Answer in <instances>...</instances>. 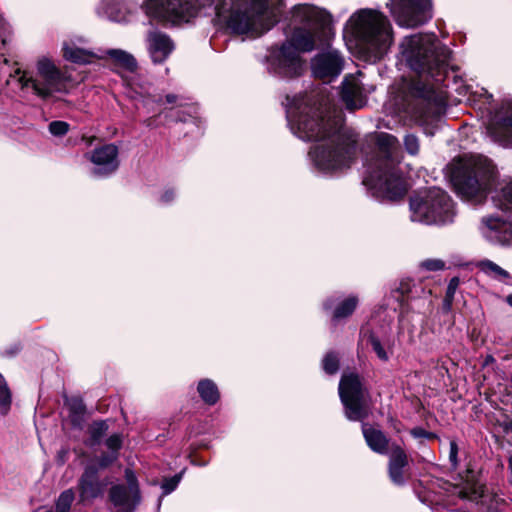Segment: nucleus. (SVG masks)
Wrapping results in <instances>:
<instances>
[{"label": "nucleus", "mask_w": 512, "mask_h": 512, "mask_svg": "<svg viewBox=\"0 0 512 512\" xmlns=\"http://www.w3.org/2000/svg\"><path fill=\"white\" fill-rule=\"evenodd\" d=\"M297 110L288 111L292 132L300 139L315 141L309 155L323 172L350 167L357 151V137L343 127L342 111L320 93L305 95L294 101Z\"/></svg>", "instance_id": "nucleus-1"}, {"label": "nucleus", "mask_w": 512, "mask_h": 512, "mask_svg": "<svg viewBox=\"0 0 512 512\" xmlns=\"http://www.w3.org/2000/svg\"><path fill=\"white\" fill-rule=\"evenodd\" d=\"M293 20L299 26L273 57L275 73L284 78H293L302 73L300 52L313 50L316 41L326 35L331 25V15L327 11L309 4L295 6Z\"/></svg>", "instance_id": "nucleus-2"}, {"label": "nucleus", "mask_w": 512, "mask_h": 512, "mask_svg": "<svg viewBox=\"0 0 512 512\" xmlns=\"http://www.w3.org/2000/svg\"><path fill=\"white\" fill-rule=\"evenodd\" d=\"M282 6L283 0H223L216 13L231 33L256 38L278 21Z\"/></svg>", "instance_id": "nucleus-3"}, {"label": "nucleus", "mask_w": 512, "mask_h": 512, "mask_svg": "<svg viewBox=\"0 0 512 512\" xmlns=\"http://www.w3.org/2000/svg\"><path fill=\"white\" fill-rule=\"evenodd\" d=\"M377 153L367 160L363 184L388 200H397L406 193V185L397 168L399 143L395 136L380 133Z\"/></svg>", "instance_id": "nucleus-4"}, {"label": "nucleus", "mask_w": 512, "mask_h": 512, "mask_svg": "<svg viewBox=\"0 0 512 512\" xmlns=\"http://www.w3.org/2000/svg\"><path fill=\"white\" fill-rule=\"evenodd\" d=\"M345 30L355 39L362 56L369 61L380 60L392 44L389 21L375 10L363 9L353 14Z\"/></svg>", "instance_id": "nucleus-5"}, {"label": "nucleus", "mask_w": 512, "mask_h": 512, "mask_svg": "<svg viewBox=\"0 0 512 512\" xmlns=\"http://www.w3.org/2000/svg\"><path fill=\"white\" fill-rule=\"evenodd\" d=\"M401 54L411 69L426 74L436 82L444 80L449 67L451 51L433 35H413L401 43Z\"/></svg>", "instance_id": "nucleus-6"}, {"label": "nucleus", "mask_w": 512, "mask_h": 512, "mask_svg": "<svg viewBox=\"0 0 512 512\" xmlns=\"http://www.w3.org/2000/svg\"><path fill=\"white\" fill-rule=\"evenodd\" d=\"M494 177V168L487 158L470 156L459 160L452 172L458 193L468 200L482 199Z\"/></svg>", "instance_id": "nucleus-7"}, {"label": "nucleus", "mask_w": 512, "mask_h": 512, "mask_svg": "<svg viewBox=\"0 0 512 512\" xmlns=\"http://www.w3.org/2000/svg\"><path fill=\"white\" fill-rule=\"evenodd\" d=\"M410 218L427 225H444L453 222L454 204L441 188L421 191L410 199Z\"/></svg>", "instance_id": "nucleus-8"}, {"label": "nucleus", "mask_w": 512, "mask_h": 512, "mask_svg": "<svg viewBox=\"0 0 512 512\" xmlns=\"http://www.w3.org/2000/svg\"><path fill=\"white\" fill-rule=\"evenodd\" d=\"M36 69L35 76L23 72L19 77L22 88L31 87L34 94L41 99L52 98L57 93L69 91V77L60 71L50 59L40 58L37 61Z\"/></svg>", "instance_id": "nucleus-9"}, {"label": "nucleus", "mask_w": 512, "mask_h": 512, "mask_svg": "<svg viewBox=\"0 0 512 512\" xmlns=\"http://www.w3.org/2000/svg\"><path fill=\"white\" fill-rule=\"evenodd\" d=\"M145 13L162 23L188 22L196 13L191 0H146Z\"/></svg>", "instance_id": "nucleus-10"}, {"label": "nucleus", "mask_w": 512, "mask_h": 512, "mask_svg": "<svg viewBox=\"0 0 512 512\" xmlns=\"http://www.w3.org/2000/svg\"><path fill=\"white\" fill-rule=\"evenodd\" d=\"M339 395L349 420L360 421L368 416L362 384L357 374L350 373L342 376Z\"/></svg>", "instance_id": "nucleus-11"}, {"label": "nucleus", "mask_w": 512, "mask_h": 512, "mask_svg": "<svg viewBox=\"0 0 512 512\" xmlns=\"http://www.w3.org/2000/svg\"><path fill=\"white\" fill-rule=\"evenodd\" d=\"M412 94L415 97L413 113L417 120L427 123L440 115L444 100L432 85L417 82L412 87Z\"/></svg>", "instance_id": "nucleus-12"}, {"label": "nucleus", "mask_w": 512, "mask_h": 512, "mask_svg": "<svg viewBox=\"0 0 512 512\" xmlns=\"http://www.w3.org/2000/svg\"><path fill=\"white\" fill-rule=\"evenodd\" d=\"M430 0H392L391 13L396 22L407 28L424 24L431 18Z\"/></svg>", "instance_id": "nucleus-13"}, {"label": "nucleus", "mask_w": 512, "mask_h": 512, "mask_svg": "<svg viewBox=\"0 0 512 512\" xmlns=\"http://www.w3.org/2000/svg\"><path fill=\"white\" fill-rule=\"evenodd\" d=\"M119 150L115 144H106L95 148L85 157L94 165L92 174L104 177L114 173L119 167Z\"/></svg>", "instance_id": "nucleus-14"}, {"label": "nucleus", "mask_w": 512, "mask_h": 512, "mask_svg": "<svg viewBox=\"0 0 512 512\" xmlns=\"http://www.w3.org/2000/svg\"><path fill=\"white\" fill-rule=\"evenodd\" d=\"M343 65L344 59L341 54L330 47L317 54L311 63L313 75L324 81L336 78L341 73Z\"/></svg>", "instance_id": "nucleus-15"}, {"label": "nucleus", "mask_w": 512, "mask_h": 512, "mask_svg": "<svg viewBox=\"0 0 512 512\" xmlns=\"http://www.w3.org/2000/svg\"><path fill=\"white\" fill-rule=\"evenodd\" d=\"M106 486L107 482L99 479L98 469L92 465L87 466L78 481L80 501H91L103 496Z\"/></svg>", "instance_id": "nucleus-16"}, {"label": "nucleus", "mask_w": 512, "mask_h": 512, "mask_svg": "<svg viewBox=\"0 0 512 512\" xmlns=\"http://www.w3.org/2000/svg\"><path fill=\"white\" fill-rule=\"evenodd\" d=\"M109 500L115 512H134L141 501L140 491L128 489L123 484L113 485L109 490Z\"/></svg>", "instance_id": "nucleus-17"}, {"label": "nucleus", "mask_w": 512, "mask_h": 512, "mask_svg": "<svg viewBox=\"0 0 512 512\" xmlns=\"http://www.w3.org/2000/svg\"><path fill=\"white\" fill-rule=\"evenodd\" d=\"M482 234L490 241L502 245H512V226L500 218H483L481 225Z\"/></svg>", "instance_id": "nucleus-18"}, {"label": "nucleus", "mask_w": 512, "mask_h": 512, "mask_svg": "<svg viewBox=\"0 0 512 512\" xmlns=\"http://www.w3.org/2000/svg\"><path fill=\"white\" fill-rule=\"evenodd\" d=\"M147 47L154 63L164 62L174 50V44L170 37L158 31L149 32Z\"/></svg>", "instance_id": "nucleus-19"}, {"label": "nucleus", "mask_w": 512, "mask_h": 512, "mask_svg": "<svg viewBox=\"0 0 512 512\" xmlns=\"http://www.w3.org/2000/svg\"><path fill=\"white\" fill-rule=\"evenodd\" d=\"M341 97L347 108L350 110L359 109L364 105V97L359 80L354 76L346 77Z\"/></svg>", "instance_id": "nucleus-20"}, {"label": "nucleus", "mask_w": 512, "mask_h": 512, "mask_svg": "<svg viewBox=\"0 0 512 512\" xmlns=\"http://www.w3.org/2000/svg\"><path fill=\"white\" fill-rule=\"evenodd\" d=\"M495 141L503 146H512V104H509L506 113L489 127Z\"/></svg>", "instance_id": "nucleus-21"}, {"label": "nucleus", "mask_w": 512, "mask_h": 512, "mask_svg": "<svg viewBox=\"0 0 512 512\" xmlns=\"http://www.w3.org/2000/svg\"><path fill=\"white\" fill-rule=\"evenodd\" d=\"M390 450L389 476L393 483L401 485L404 483L403 472L408 464V457L405 451L398 445H391Z\"/></svg>", "instance_id": "nucleus-22"}, {"label": "nucleus", "mask_w": 512, "mask_h": 512, "mask_svg": "<svg viewBox=\"0 0 512 512\" xmlns=\"http://www.w3.org/2000/svg\"><path fill=\"white\" fill-rule=\"evenodd\" d=\"M98 14L111 21L123 22L127 20L128 10L121 0H102Z\"/></svg>", "instance_id": "nucleus-23"}, {"label": "nucleus", "mask_w": 512, "mask_h": 512, "mask_svg": "<svg viewBox=\"0 0 512 512\" xmlns=\"http://www.w3.org/2000/svg\"><path fill=\"white\" fill-rule=\"evenodd\" d=\"M364 438L368 446L379 454H387L389 451V440L384 433L378 429L369 427L367 424L362 426Z\"/></svg>", "instance_id": "nucleus-24"}, {"label": "nucleus", "mask_w": 512, "mask_h": 512, "mask_svg": "<svg viewBox=\"0 0 512 512\" xmlns=\"http://www.w3.org/2000/svg\"><path fill=\"white\" fill-rule=\"evenodd\" d=\"M63 56L66 60L77 64H87L93 62L96 58L102 56L96 55L94 52L85 50L76 46L74 43H64Z\"/></svg>", "instance_id": "nucleus-25"}, {"label": "nucleus", "mask_w": 512, "mask_h": 512, "mask_svg": "<svg viewBox=\"0 0 512 512\" xmlns=\"http://www.w3.org/2000/svg\"><path fill=\"white\" fill-rule=\"evenodd\" d=\"M476 267L486 276L499 282H506L510 278V274L508 271H506L498 264L488 259L478 261L476 263Z\"/></svg>", "instance_id": "nucleus-26"}, {"label": "nucleus", "mask_w": 512, "mask_h": 512, "mask_svg": "<svg viewBox=\"0 0 512 512\" xmlns=\"http://www.w3.org/2000/svg\"><path fill=\"white\" fill-rule=\"evenodd\" d=\"M105 54L109 56L116 65L126 71L134 72L137 68V62L135 58L124 50L110 49L107 50Z\"/></svg>", "instance_id": "nucleus-27"}, {"label": "nucleus", "mask_w": 512, "mask_h": 512, "mask_svg": "<svg viewBox=\"0 0 512 512\" xmlns=\"http://www.w3.org/2000/svg\"><path fill=\"white\" fill-rule=\"evenodd\" d=\"M197 390L202 400L209 405L215 404L219 399L218 388L216 384L209 379L201 380L198 383Z\"/></svg>", "instance_id": "nucleus-28"}, {"label": "nucleus", "mask_w": 512, "mask_h": 512, "mask_svg": "<svg viewBox=\"0 0 512 512\" xmlns=\"http://www.w3.org/2000/svg\"><path fill=\"white\" fill-rule=\"evenodd\" d=\"M358 299L355 296H349L338 304L334 310L333 319L338 320L351 315L356 309Z\"/></svg>", "instance_id": "nucleus-29"}, {"label": "nucleus", "mask_w": 512, "mask_h": 512, "mask_svg": "<svg viewBox=\"0 0 512 512\" xmlns=\"http://www.w3.org/2000/svg\"><path fill=\"white\" fill-rule=\"evenodd\" d=\"M412 285L410 281H402L397 289L392 292V297L395 298L401 307L404 306L413 298ZM405 310L403 309L402 312Z\"/></svg>", "instance_id": "nucleus-30"}, {"label": "nucleus", "mask_w": 512, "mask_h": 512, "mask_svg": "<svg viewBox=\"0 0 512 512\" xmlns=\"http://www.w3.org/2000/svg\"><path fill=\"white\" fill-rule=\"evenodd\" d=\"M495 205L506 211H512V182L504 186L494 198Z\"/></svg>", "instance_id": "nucleus-31"}, {"label": "nucleus", "mask_w": 512, "mask_h": 512, "mask_svg": "<svg viewBox=\"0 0 512 512\" xmlns=\"http://www.w3.org/2000/svg\"><path fill=\"white\" fill-rule=\"evenodd\" d=\"M74 498L75 494L72 489L63 491L56 501V512H69Z\"/></svg>", "instance_id": "nucleus-32"}, {"label": "nucleus", "mask_w": 512, "mask_h": 512, "mask_svg": "<svg viewBox=\"0 0 512 512\" xmlns=\"http://www.w3.org/2000/svg\"><path fill=\"white\" fill-rule=\"evenodd\" d=\"M484 487L481 484H468L460 490L459 496L463 499L476 500L483 497Z\"/></svg>", "instance_id": "nucleus-33"}, {"label": "nucleus", "mask_w": 512, "mask_h": 512, "mask_svg": "<svg viewBox=\"0 0 512 512\" xmlns=\"http://www.w3.org/2000/svg\"><path fill=\"white\" fill-rule=\"evenodd\" d=\"M323 369L328 374H334L339 368V359L336 354L328 353L323 358Z\"/></svg>", "instance_id": "nucleus-34"}, {"label": "nucleus", "mask_w": 512, "mask_h": 512, "mask_svg": "<svg viewBox=\"0 0 512 512\" xmlns=\"http://www.w3.org/2000/svg\"><path fill=\"white\" fill-rule=\"evenodd\" d=\"M370 344L372 346L373 351L376 353L377 357L383 361L387 362L390 359V352L386 350L381 344L380 340L375 337H370Z\"/></svg>", "instance_id": "nucleus-35"}, {"label": "nucleus", "mask_w": 512, "mask_h": 512, "mask_svg": "<svg viewBox=\"0 0 512 512\" xmlns=\"http://www.w3.org/2000/svg\"><path fill=\"white\" fill-rule=\"evenodd\" d=\"M11 403V394L9 388L0 374V407L6 411Z\"/></svg>", "instance_id": "nucleus-36"}, {"label": "nucleus", "mask_w": 512, "mask_h": 512, "mask_svg": "<svg viewBox=\"0 0 512 512\" xmlns=\"http://www.w3.org/2000/svg\"><path fill=\"white\" fill-rule=\"evenodd\" d=\"M459 286V279L457 277L452 278L447 286L446 295L444 299V306L449 309L452 305L455 292Z\"/></svg>", "instance_id": "nucleus-37"}, {"label": "nucleus", "mask_w": 512, "mask_h": 512, "mask_svg": "<svg viewBox=\"0 0 512 512\" xmlns=\"http://www.w3.org/2000/svg\"><path fill=\"white\" fill-rule=\"evenodd\" d=\"M48 128L52 135L63 136L69 131L70 125L65 121H52Z\"/></svg>", "instance_id": "nucleus-38"}, {"label": "nucleus", "mask_w": 512, "mask_h": 512, "mask_svg": "<svg viewBox=\"0 0 512 512\" xmlns=\"http://www.w3.org/2000/svg\"><path fill=\"white\" fill-rule=\"evenodd\" d=\"M108 430L106 421L94 422L90 428L91 437L94 441H98Z\"/></svg>", "instance_id": "nucleus-39"}, {"label": "nucleus", "mask_w": 512, "mask_h": 512, "mask_svg": "<svg viewBox=\"0 0 512 512\" xmlns=\"http://www.w3.org/2000/svg\"><path fill=\"white\" fill-rule=\"evenodd\" d=\"M123 443V437L121 434H113L106 440V446L109 450H111L112 454H118V451L121 449Z\"/></svg>", "instance_id": "nucleus-40"}, {"label": "nucleus", "mask_w": 512, "mask_h": 512, "mask_svg": "<svg viewBox=\"0 0 512 512\" xmlns=\"http://www.w3.org/2000/svg\"><path fill=\"white\" fill-rule=\"evenodd\" d=\"M404 145L406 151L411 155H417L419 152V140L415 135L409 134L406 135L404 139Z\"/></svg>", "instance_id": "nucleus-41"}, {"label": "nucleus", "mask_w": 512, "mask_h": 512, "mask_svg": "<svg viewBox=\"0 0 512 512\" xmlns=\"http://www.w3.org/2000/svg\"><path fill=\"white\" fill-rule=\"evenodd\" d=\"M420 267L427 271H440L445 268V262L441 259H426L420 263Z\"/></svg>", "instance_id": "nucleus-42"}, {"label": "nucleus", "mask_w": 512, "mask_h": 512, "mask_svg": "<svg viewBox=\"0 0 512 512\" xmlns=\"http://www.w3.org/2000/svg\"><path fill=\"white\" fill-rule=\"evenodd\" d=\"M125 479L127 481L126 488L128 489H135L139 491L138 482L135 473L131 469L125 470Z\"/></svg>", "instance_id": "nucleus-43"}, {"label": "nucleus", "mask_w": 512, "mask_h": 512, "mask_svg": "<svg viewBox=\"0 0 512 512\" xmlns=\"http://www.w3.org/2000/svg\"><path fill=\"white\" fill-rule=\"evenodd\" d=\"M180 478L175 476L173 478L167 479L162 484V489L164 494L171 493L178 485Z\"/></svg>", "instance_id": "nucleus-44"}, {"label": "nucleus", "mask_w": 512, "mask_h": 512, "mask_svg": "<svg viewBox=\"0 0 512 512\" xmlns=\"http://www.w3.org/2000/svg\"><path fill=\"white\" fill-rule=\"evenodd\" d=\"M458 446L455 441L450 442L449 460L452 466L455 468L458 465Z\"/></svg>", "instance_id": "nucleus-45"}, {"label": "nucleus", "mask_w": 512, "mask_h": 512, "mask_svg": "<svg viewBox=\"0 0 512 512\" xmlns=\"http://www.w3.org/2000/svg\"><path fill=\"white\" fill-rule=\"evenodd\" d=\"M118 458V454H108V455H102L99 458V466L101 468H106L110 464H112L116 459Z\"/></svg>", "instance_id": "nucleus-46"}, {"label": "nucleus", "mask_w": 512, "mask_h": 512, "mask_svg": "<svg viewBox=\"0 0 512 512\" xmlns=\"http://www.w3.org/2000/svg\"><path fill=\"white\" fill-rule=\"evenodd\" d=\"M411 434L416 438L426 437V438H433L434 435L432 433L426 432L425 430L421 428H416L411 431Z\"/></svg>", "instance_id": "nucleus-47"}, {"label": "nucleus", "mask_w": 512, "mask_h": 512, "mask_svg": "<svg viewBox=\"0 0 512 512\" xmlns=\"http://www.w3.org/2000/svg\"><path fill=\"white\" fill-rule=\"evenodd\" d=\"M174 198V193L172 190H167L161 196V201L164 203L170 202Z\"/></svg>", "instance_id": "nucleus-48"}, {"label": "nucleus", "mask_w": 512, "mask_h": 512, "mask_svg": "<svg viewBox=\"0 0 512 512\" xmlns=\"http://www.w3.org/2000/svg\"><path fill=\"white\" fill-rule=\"evenodd\" d=\"M176 100H177V96H176V95H174V94H168V95L166 96V102H167V103H170V104H171V103H175V102H176Z\"/></svg>", "instance_id": "nucleus-49"}, {"label": "nucleus", "mask_w": 512, "mask_h": 512, "mask_svg": "<svg viewBox=\"0 0 512 512\" xmlns=\"http://www.w3.org/2000/svg\"><path fill=\"white\" fill-rule=\"evenodd\" d=\"M75 411L82 413L84 411V407L81 402H77L75 404Z\"/></svg>", "instance_id": "nucleus-50"}, {"label": "nucleus", "mask_w": 512, "mask_h": 512, "mask_svg": "<svg viewBox=\"0 0 512 512\" xmlns=\"http://www.w3.org/2000/svg\"><path fill=\"white\" fill-rule=\"evenodd\" d=\"M508 468L510 470V473H511V484H512V455L509 457L508 459Z\"/></svg>", "instance_id": "nucleus-51"}, {"label": "nucleus", "mask_w": 512, "mask_h": 512, "mask_svg": "<svg viewBox=\"0 0 512 512\" xmlns=\"http://www.w3.org/2000/svg\"><path fill=\"white\" fill-rule=\"evenodd\" d=\"M507 303L512 307V294L507 296Z\"/></svg>", "instance_id": "nucleus-52"}, {"label": "nucleus", "mask_w": 512, "mask_h": 512, "mask_svg": "<svg viewBox=\"0 0 512 512\" xmlns=\"http://www.w3.org/2000/svg\"><path fill=\"white\" fill-rule=\"evenodd\" d=\"M487 512H499L497 508L495 507H489Z\"/></svg>", "instance_id": "nucleus-53"}, {"label": "nucleus", "mask_w": 512, "mask_h": 512, "mask_svg": "<svg viewBox=\"0 0 512 512\" xmlns=\"http://www.w3.org/2000/svg\"><path fill=\"white\" fill-rule=\"evenodd\" d=\"M324 306H325V308H326V309L330 308V306L328 305V303H325V304H324Z\"/></svg>", "instance_id": "nucleus-54"}]
</instances>
